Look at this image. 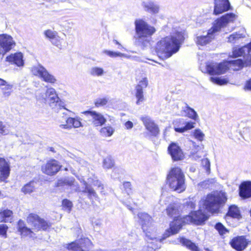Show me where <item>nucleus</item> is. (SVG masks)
<instances>
[{
  "label": "nucleus",
  "instance_id": "7",
  "mask_svg": "<svg viewBox=\"0 0 251 251\" xmlns=\"http://www.w3.org/2000/svg\"><path fill=\"white\" fill-rule=\"evenodd\" d=\"M30 72L32 75L47 83L54 84L57 81L55 77L49 73L47 69L41 65L32 66L30 68Z\"/></svg>",
  "mask_w": 251,
  "mask_h": 251
},
{
  "label": "nucleus",
  "instance_id": "4",
  "mask_svg": "<svg viewBox=\"0 0 251 251\" xmlns=\"http://www.w3.org/2000/svg\"><path fill=\"white\" fill-rule=\"evenodd\" d=\"M167 183L170 189L178 193L185 190V176L179 167H175L170 169L167 176Z\"/></svg>",
  "mask_w": 251,
  "mask_h": 251
},
{
  "label": "nucleus",
  "instance_id": "10",
  "mask_svg": "<svg viewBox=\"0 0 251 251\" xmlns=\"http://www.w3.org/2000/svg\"><path fill=\"white\" fill-rule=\"evenodd\" d=\"M146 129L149 132V134L145 133L146 137L151 136H157L159 133V129L158 126L154 123L153 120L148 116H143L140 118Z\"/></svg>",
  "mask_w": 251,
  "mask_h": 251
},
{
  "label": "nucleus",
  "instance_id": "45",
  "mask_svg": "<svg viewBox=\"0 0 251 251\" xmlns=\"http://www.w3.org/2000/svg\"><path fill=\"white\" fill-rule=\"evenodd\" d=\"M62 206L65 211L70 213L72 210L73 204L71 201L68 200H64L62 201Z\"/></svg>",
  "mask_w": 251,
  "mask_h": 251
},
{
  "label": "nucleus",
  "instance_id": "52",
  "mask_svg": "<svg viewBox=\"0 0 251 251\" xmlns=\"http://www.w3.org/2000/svg\"><path fill=\"white\" fill-rule=\"evenodd\" d=\"M8 229L7 225L4 224L0 225V234L5 238L6 237V232Z\"/></svg>",
  "mask_w": 251,
  "mask_h": 251
},
{
  "label": "nucleus",
  "instance_id": "32",
  "mask_svg": "<svg viewBox=\"0 0 251 251\" xmlns=\"http://www.w3.org/2000/svg\"><path fill=\"white\" fill-rule=\"evenodd\" d=\"M13 212L8 209H4L0 212V222H11Z\"/></svg>",
  "mask_w": 251,
  "mask_h": 251
},
{
  "label": "nucleus",
  "instance_id": "37",
  "mask_svg": "<svg viewBox=\"0 0 251 251\" xmlns=\"http://www.w3.org/2000/svg\"><path fill=\"white\" fill-rule=\"evenodd\" d=\"M90 74L94 76H101L104 74V71L102 68L94 67L91 69Z\"/></svg>",
  "mask_w": 251,
  "mask_h": 251
},
{
  "label": "nucleus",
  "instance_id": "41",
  "mask_svg": "<svg viewBox=\"0 0 251 251\" xmlns=\"http://www.w3.org/2000/svg\"><path fill=\"white\" fill-rule=\"evenodd\" d=\"M44 34L46 38L49 39L50 41L53 39H57L58 36H57V32L53 31L51 29H47L44 31Z\"/></svg>",
  "mask_w": 251,
  "mask_h": 251
},
{
  "label": "nucleus",
  "instance_id": "11",
  "mask_svg": "<svg viewBox=\"0 0 251 251\" xmlns=\"http://www.w3.org/2000/svg\"><path fill=\"white\" fill-rule=\"evenodd\" d=\"M241 56L244 57L246 66H251V42L248 45L241 48H233V57H237Z\"/></svg>",
  "mask_w": 251,
  "mask_h": 251
},
{
  "label": "nucleus",
  "instance_id": "40",
  "mask_svg": "<svg viewBox=\"0 0 251 251\" xmlns=\"http://www.w3.org/2000/svg\"><path fill=\"white\" fill-rule=\"evenodd\" d=\"M185 111L187 113L188 116L195 121L198 119V115L194 109L187 106Z\"/></svg>",
  "mask_w": 251,
  "mask_h": 251
},
{
  "label": "nucleus",
  "instance_id": "51",
  "mask_svg": "<svg viewBox=\"0 0 251 251\" xmlns=\"http://www.w3.org/2000/svg\"><path fill=\"white\" fill-rule=\"evenodd\" d=\"M173 197L171 196H165L162 195L161 198L160 202L162 204H167L173 200Z\"/></svg>",
  "mask_w": 251,
  "mask_h": 251
},
{
  "label": "nucleus",
  "instance_id": "36",
  "mask_svg": "<svg viewBox=\"0 0 251 251\" xmlns=\"http://www.w3.org/2000/svg\"><path fill=\"white\" fill-rule=\"evenodd\" d=\"M35 190L34 182L31 181L25 185L21 189V191L25 194H30Z\"/></svg>",
  "mask_w": 251,
  "mask_h": 251
},
{
  "label": "nucleus",
  "instance_id": "31",
  "mask_svg": "<svg viewBox=\"0 0 251 251\" xmlns=\"http://www.w3.org/2000/svg\"><path fill=\"white\" fill-rule=\"evenodd\" d=\"M245 37V30L244 29H241L238 32L233 33L229 35L227 38V42L233 44L236 43L238 42L240 39H242Z\"/></svg>",
  "mask_w": 251,
  "mask_h": 251
},
{
  "label": "nucleus",
  "instance_id": "18",
  "mask_svg": "<svg viewBox=\"0 0 251 251\" xmlns=\"http://www.w3.org/2000/svg\"><path fill=\"white\" fill-rule=\"evenodd\" d=\"M84 185H85V189L82 192L88 193V196L89 198H91L93 197H96L97 194L93 188H92L91 186H98L99 188L101 187V184L100 181L98 180L93 178H89L88 179L87 182L84 181Z\"/></svg>",
  "mask_w": 251,
  "mask_h": 251
},
{
  "label": "nucleus",
  "instance_id": "2",
  "mask_svg": "<svg viewBox=\"0 0 251 251\" xmlns=\"http://www.w3.org/2000/svg\"><path fill=\"white\" fill-rule=\"evenodd\" d=\"M184 39L183 33L181 32H176L162 38L156 46L158 57L166 59L172 56L178 51Z\"/></svg>",
  "mask_w": 251,
  "mask_h": 251
},
{
  "label": "nucleus",
  "instance_id": "25",
  "mask_svg": "<svg viewBox=\"0 0 251 251\" xmlns=\"http://www.w3.org/2000/svg\"><path fill=\"white\" fill-rule=\"evenodd\" d=\"M172 243L174 244H181L191 251H200L198 247L194 243L184 237H179L172 241Z\"/></svg>",
  "mask_w": 251,
  "mask_h": 251
},
{
  "label": "nucleus",
  "instance_id": "12",
  "mask_svg": "<svg viewBox=\"0 0 251 251\" xmlns=\"http://www.w3.org/2000/svg\"><path fill=\"white\" fill-rule=\"evenodd\" d=\"M38 99L44 102L48 103L50 106H53L59 100L55 90L52 87L47 88L45 93L40 94Z\"/></svg>",
  "mask_w": 251,
  "mask_h": 251
},
{
  "label": "nucleus",
  "instance_id": "42",
  "mask_svg": "<svg viewBox=\"0 0 251 251\" xmlns=\"http://www.w3.org/2000/svg\"><path fill=\"white\" fill-rule=\"evenodd\" d=\"M12 88V85L8 84L6 81L5 84L1 87L3 94L5 97H8L10 95Z\"/></svg>",
  "mask_w": 251,
  "mask_h": 251
},
{
  "label": "nucleus",
  "instance_id": "14",
  "mask_svg": "<svg viewBox=\"0 0 251 251\" xmlns=\"http://www.w3.org/2000/svg\"><path fill=\"white\" fill-rule=\"evenodd\" d=\"M91 245L90 240L87 238H81L75 242L67 245V248L73 251H88Z\"/></svg>",
  "mask_w": 251,
  "mask_h": 251
},
{
  "label": "nucleus",
  "instance_id": "62",
  "mask_svg": "<svg viewBox=\"0 0 251 251\" xmlns=\"http://www.w3.org/2000/svg\"><path fill=\"white\" fill-rule=\"evenodd\" d=\"M66 109V110H68V111L70 112V110H68V109Z\"/></svg>",
  "mask_w": 251,
  "mask_h": 251
},
{
  "label": "nucleus",
  "instance_id": "20",
  "mask_svg": "<svg viewBox=\"0 0 251 251\" xmlns=\"http://www.w3.org/2000/svg\"><path fill=\"white\" fill-rule=\"evenodd\" d=\"M82 119L78 116L69 117L66 120L65 124H61L59 127L62 129H69L72 128H79L83 126Z\"/></svg>",
  "mask_w": 251,
  "mask_h": 251
},
{
  "label": "nucleus",
  "instance_id": "6",
  "mask_svg": "<svg viewBox=\"0 0 251 251\" xmlns=\"http://www.w3.org/2000/svg\"><path fill=\"white\" fill-rule=\"evenodd\" d=\"M135 26L138 43L144 47L148 46L155 28L142 20H136Z\"/></svg>",
  "mask_w": 251,
  "mask_h": 251
},
{
  "label": "nucleus",
  "instance_id": "48",
  "mask_svg": "<svg viewBox=\"0 0 251 251\" xmlns=\"http://www.w3.org/2000/svg\"><path fill=\"white\" fill-rule=\"evenodd\" d=\"M201 164L204 168L206 172L209 174L210 172V163L208 159L204 158L201 160Z\"/></svg>",
  "mask_w": 251,
  "mask_h": 251
},
{
  "label": "nucleus",
  "instance_id": "33",
  "mask_svg": "<svg viewBox=\"0 0 251 251\" xmlns=\"http://www.w3.org/2000/svg\"><path fill=\"white\" fill-rule=\"evenodd\" d=\"M241 217L240 211L237 206L233 205L229 207L228 212L226 215V218L228 217H232L234 218L239 219Z\"/></svg>",
  "mask_w": 251,
  "mask_h": 251
},
{
  "label": "nucleus",
  "instance_id": "17",
  "mask_svg": "<svg viewBox=\"0 0 251 251\" xmlns=\"http://www.w3.org/2000/svg\"><path fill=\"white\" fill-rule=\"evenodd\" d=\"M175 130L176 132L183 133L187 130L192 129L196 124L194 122H184L183 119H179L174 122Z\"/></svg>",
  "mask_w": 251,
  "mask_h": 251
},
{
  "label": "nucleus",
  "instance_id": "24",
  "mask_svg": "<svg viewBox=\"0 0 251 251\" xmlns=\"http://www.w3.org/2000/svg\"><path fill=\"white\" fill-rule=\"evenodd\" d=\"M5 60L9 63L15 64L19 67H23L24 65L23 55L21 52H16L11 54L6 57Z\"/></svg>",
  "mask_w": 251,
  "mask_h": 251
},
{
  "label": "nucleus",
  "instance_id": "64",
  "mask_svg": "<svg viewBox=\"0 0 251 251\" xmlns=\"http://www.w3.org/2000/svg\"><path fill=\"white\" fill-rule=\"evenodd\" d=\"M250 213H251V210H250Z\"/></svg>",
  "mask_w": 251,
  "mask_h": 251
},
{
  "label": "nucleus",
  "instance_id": "55",
  "mask_svg": "<svg viewBox=\"0 0 251 251\" xmlns=\"http://www.w3.org/2000/svg\"><path fill=\"white\" fill-rule=\"evenodd\" d=\"M245 89L251 90V79L247 81L245 86Z\"/></svg>",
  "mask_w": 251,
  "mask_h": 251
},
{
  "label": "nucleus",
  "instance_id": "1",
  "mask_svg": "<svg viewBox=\"0 0 251 251\" xmlns=\"http://www.w3.org/2000/svg\"><path fill=\"white\" fill-rule=\"evenodd\" d=\"M138 216L140 219L142 229L144 232H145L146 240L149 243L148 247L154 251L160 248L162 241L164 238L169 237L171 235L177 233L182 227L180 221L177 219L175 222L170 224L169 229L166 230L164 233L165 237L162 239H157L155 237V232L151 233L150 232V230H152V229L151 217L145 213H140Z\"/></svg>",
  "mask_w": 251,
  "mask_h": 251
},
{
  "label": "nucleus",
  "instance_id": "49",
  "mask_svg": "<svg viewBox=\"0 0 251 251\" xmlns=\"http://www.w3.org/2000/svg\"><path fill=\"white\" fill-rule=\"evenodd\" d=\"M113 162L110 157H106L104 159L103 165L104 168H110L113 167Z\"/></svg>",
  "mask_w": 251,
  "mask_h": 251
},
{
  "label": "nucleus",
  "instance_id": "56",
  "mask_svg": "<svg viewBox=\"0 0 251 251\" xmlns=\"http://www.w3.org/2000/svg\"><path fill=\"white\" fill-rule=\"evenodd\" d=\"M129 190V192H128V194L130 195L132 194V186L130 182H126V190Z\"/></svg>",
  "mask_w": 251,
  "mask_h": 251
},
{
  "label": "nucleus",
  "instance_id": "61",
  "mask_svg": "<svg viewBox=\"0 0 251 251\" xmlns=\"http://www.w3.org/2000/svg\"><path fill=\"white\" fill-rule=\"evenodd\" d=\"M6 81L0 78V86L2 87L5 84Z\"/></svg>",
  "mask_w": 251,
  "mask_h": 251
},
{
  "label": "nucleus",
  "instance_id": "13",
  "mask_svg": "<svg viewBox=\"0 0 251 251\" xmlns=\"http://www.w3.org/2000/svg\"><path fill=\"white\" fill-rule=\"evenodd\" d=\"M61 167V165L57 161L54 159H51L42 166L41 170L44 174L52 176L55 175L59 172Z\"/></svg>",
  "mask_w": 251,
  "mask_h": 251
},
{
  "label": "nucleus",
  "instance_id": "9",
  "mask_svg": "<svg viewBox=\"0 0 251 251\" xmlns=\"http://www.w3.org/2000/svg\"><path fill=\"white\" fill-rule=\"evenodd\" d=\"M26 220L28 225L32 226V229L35 231L41 229L46 230L50 226V223L35 214H29Z\"/></svg>",
  "mask_w": 251,
  "mask_h": 251
},
{
  "label": "nucleus",
  "instance_id": "44",
  "mask_svg": "<svg viewBox=\"0 0 251 251\" xmlns=\"http://www.w3.org/2000/svg\"><path fill=\"white\" fill-rule=\"evenodd\" d=\"M210 80L214 83L219 85H224L227 83V80L225 78H222L218 77L211 76L210 78Z\"/></svg>",
  "mask_w": 251,
  "mask_h": 251
},
{
  "label": "nucleus",
  "instance_id": "27",
  "mask_svg": "<svg viewBox=\"0 0 251 251\" xmlns=\"http://www.w3.org/2000/svg\"><path fill=\"white\" fill-rule=\"evenodd\" d=\"M10 169L9 165L5 159L0 158V179L4 181L9 176Z\"/></svg>",
  "mask_w": 251,
  "mask_h": 251
},
{
  "label": "nucleus",
  "instance_id": "8",
  "mask_svg": "<svg viewBox=\"0 0 251 251\" xmlns=\"http://www.w3.org/2000/svg\"><path fill=\"white\" fill-rule=\"evenodd\" d=\"M229 63L224 61L220 63H207L204 72L210 75H221L225 73L229 68Z\"/></svg>",
  "mask_w": 251,
  "mask_h": 251
},
{
  "label": "nucleus",
  "instance_id": "53",
  "mask_svg": "<svg viewBox=\"0 0 251 251\" xmlns=\"http://www.w3.org/2000/svg\"><path fill=\"white\" fill-rule=\"evenodd\" d=\"M186 205L188 208H190L191 209H193L195 208L196 203L195 201H194L192 200H189L186 202Z\"/></svg>",
  "mask_w": 251,
  "mask_h": 251
},
{
  "label": "nucleus",
  "instance_id": "29",
  "mask_svg": "<svg viewBox=\"0 0 251 251\" xmlns=\"http://www.w3.org/2000/svg\"><path fill=\"white\" fill-rule=\"evenodd\" d=\"M142 6L146 11L151 14L158 13L159 10V6L155 3L151 1L143 2L142 3Z\"/></svg>",
  "mask_w": 251,
  "mask_h": 251
},
{
  "label": "nucleus",
  "instance_id": "34",
  "mask_svg": "<svg viewBox=\"0 0 251 251\" xmlns=\"http://www.w3.org/2000/svg\"><path fill=\"white\" fill-rule=\"evenodd\" d=\"M227 61L230 64L229 68H231L234 71L239 70V69H241L244 65H246L245 62H243V61L240 59Z\"/></svg>",
  "mask_w": 251,
  "mask_h": 251
},
{
  "label": "nucleus",
  "instance_id": "58",
  "mask_svg": "<svg viewBox=\"0 0 251 251\" xmlns=\"http://www.w3.org/2000/svg\"><path fill=\"white\" fill-rule=\"evenodd\" d=\"M77 161L79 162L81 165L83 166L86 164V162L83 159L78 158H77Z\"/></svg>",
  "mask_w": 251,
  "mask_h": 251
},
{
  "label": "nucleus",
  "instance_id": "35",
  "mask_svg": "<svg viewBox=\"0 0 251 251\" xmlns=\"http://www.w3.org/2000/svg\"><path fill=\"white\" fill-rule=\"evenodd\" d=\"M75 179L73 178H64L58 180L55 186L56 187L71 186L74 184Z\"/></svg>",
  "mask_w": 251,
  "mask_h": 251
},
{
  "label": "nucleus",
  "instance_id": "23",
  "mask_svg": "<svg viewBox=\"0 0 251 251\" xmlns=\"http://www.w3.org/2000/svg\"><path fill=\"white\" fill-rule=\"evenodd\" d=\"M248 242L244 236L234 238L230 242L231 247L238 251H242L246 249Z\"/></svg>",
  "mask_w": 251,
  "mask_h": 251
},
{
  "label": "nucleus",
  "instance_id": "47",
  "mask_svg": "<svg viewBox=\"0 0 251 251\" xmlns=\"http://www.w3.org/2000/svg\"><path fill=\"white\" fill-rule=\"evenodd\" d=\"M215 228L219 231L220 235H223L228 232V230L221 223L217 224Z\"/></svg>",
  "mask_w": 251,
  "mask_h": 251
},
{
  "label": "nucleus",
  "instance_id": "21",
  "mask_svg": "<svg viewBox=\"0 0 251 251\" xmlns=\"http://www.w3.org/2000/svg\"><path fill=\"white\" fill-rule=\"evenodd\" d=\"M168 151L172 159L174 161L180 160L184 158V154L181 149L176 143L171 144L168 148Z\"/></svg>",
  "mask_w": 251,
  "mask_h": 251
},
{
  "label": "nucleus",
  "instance_id": "63",
  "mask_svg": "<svg viewBox=\"0 0 251 251\" xmlns=\"http://www.w3.org/2000/svg\"><path fill=\"white\" fill-rule=\"evenodd\" d=\"M66 109V110H68V111L70 112V110H68V109Z\"/></svg>",
  "mask_w": 251,
  "mask_h": 251
},
{
  "label": "nucleus",
  "instance_id": "16",
  "mask_svg": "<svg viewBox=\"0 0 251 251\" xmlns=\"http://www.w3.org/2000/svg\"><path fill=\"white\" fill-rule=\"evenodd\" d=\"M83 114L91 118L92 124L95 126H101L106 122V119L103 115L96 111H86L83 112Z\"/></svg>",
  "mask_w": 251,
  "mask_h": 251
},
{
  "label": "nucleus",
  "instance_id": "60",
  "mask_svg": "<svg viewBox=\"0 0 251 251\" xmlns=\"http://www.w3.org/2000/svg\"><path fill=\"white\" fill-rule=\"evenodd\" d=\"M113 42L116 44V45H118V49L122 50L124 49L123 46H122L117 40H114Z\"/></svg>",
  "mask_w": 251,
  "mask_h": 251
},
{
  "label": "nucleus",
  "instance_id": "3",
  "mask_svg": "<svg viewBox=\"0 0 251 251\" xmlns=\"http://www.w3.org/2000/svg\"><path fill=\"white\" fill-rule=\"evenodd\" d=\"M235 19V15L233 13L226 14L221 18L215 21L213 27L206 32H203V34L197 36L196 39L197 44L201 46H204L209 43L214 38V34L219 31L220 29Z\"/></svg>",
  "mask_w": 251,
  "mask_h": 251
},
{
  "label": "nucleus",
  "instance_id": "15",
  "mask_svg": "<svg viewBox=\"0 0 251 251\" xmlns=\"http://www.w3.org/2000/svg\"><path fill=\"white\" fill-rule=\"evenodd\" d=\"M205 214L202 212V210L192 212L190 215L184 218V222L187 223H193L197 225L201 224L206 220Z\"/></svg>",
  "mask_w": 251,
  "mask_h": 251
},
{
  "label": "nucleus",
  "instance_id": "28",
  "mask_svg": "<svg viewBox=\"0 0 251 251\" xmlns=\"http://www.w3.org/2000/svg\"><path fill=\"white\" fill-rule=\"evenodd\" d=\"M239 195L244 199L251 197V182H245L242 183L240 186Z\"/></svg>",
  "mask_w": 251,
  "mask_h": 251
},
{
  "label": "nucleus",
  "instance_id": "54",
  "mask_svg": "<svg viewBox=\"0 0 251 251\" xmlns=\"http://www.w3.org/2000/svg\"><path fill=\"white\" fill-rule=\"evenodd\" d=\"M92 224L94 226H100L101 225V222L100 220L93 218L91 220Z\"/></svg>",
  "mask_w": 251,
  "mask_h": 251
},
{
  "label": "nucleus",
  "instance_id": "39",
  "mask_svg": "<svg viewBox=\"0 0 251 251\" xmlns=\"http://www.w3.org/2000/svg\"><path fill=\"white\" fill-rule=\"evenodd\" d=\"M114 132L113 128L110 126H107L102 128L100 133L102 136L109 137L111 136Z\"/></svg>",
  "mask_w": 251,
  "mask_h": 251
},
{
  "label": "nucleus",
  "instance_id": "46",
  "mask_svg": "<svg viewBox=\"0 0 251 251\" xmlns=\"http://www.w3.org/2000/svg\"><path fill=\"white\" fill-rule=\"evenodd\" d=\"M194 136L198 140L202 141L203 140L205 135L201 129H197L194 132Z\"/></svg>",
  "mask_w": 251,
  "mask_h": 251
},
{
  "label": "nucleus",
  "instance_id": "43",
  "mask_svg": "<svg viewBox=\"0 0 251 251\" xmlns=\"http://www.w3.org/2000/svg\"><path fill=\"white\" fill-rule=\"evenodd\" d=\"M109 101V98L105 97L99 98L96 100L95 104L96 107H100L105 105Z\"/></svg>",
  "mask_w": 251,
  "mask_h": 251
},
{
  "label": "nucleus",
  "instance_id": "30",
  "mask_svg": "<svg viewBox=\"0 0 251 251\" xmlns=\"http://www.w3.org/2000/svg\"><path fill=\"white\" fill-rule=\"evenodd\" d=\"M166 213L167 215L174 218H178L179 216L180 211L178 205L174 203L170 204L166 208Z\"/></svg>",
  "mask_w": 251,
  "mask_h": 251
},
{
  "label": "nucleus",
  "instance_id": "50",
  "mask_svg": "<svg viewBox=\"0 0 251 251\" xmlns=\"http://www.w3.org/2000/svg\"><path fill=\"white\" fill-rule=\"evenodd\" d=\"M9 130L8 127L4 125L1 122H0V134L7 135L9 134Z\"/></svg>",
  "mask_w": 251,
  "mask_h": 251
},
{
  "label": "nucleus",
  "instance_id": "57",
  "mask_svg": "<svg viewBox=\"0 0 251 251\" xmlns=\"http://www.w3.org/2000/svg\"><path fill=\"white\" fill-rule=\"evenodd\" d=\"M133 124L130 121L126 122V129H131L133 127Z\"/></svg>",
  "mask_w": 251,
  "mask_h": 251
},
{
  "label": "nucleus",
  "instance_id": "26",
  "mask_svg": "<svg viewBox=\"0 0 251 251\" xmlns=\"http://www.w3.org/2000/svg\"><path fill=\"white\" fill-rule=\"evenodd\" d=\"M17 228L22 237L32 238L35 235L34 232L30 228L26 227L24 222L22 220L19 221Z\"/></svg>",
  "mask_w": 251,
  "mask_h": 251
},
{
  "label": "nucleus",
  "instance_id": "5",
  "mask_svg": "<svg viewBox=\"0 0 251 251\" xmlns=\"http://www.w3.org/2000/svg\"><path fill=\"white\" fill-rule=\"evenodd\" d=\"M227 201L226 193L223 191L214 192L207 196L202 203L204 208L211 213L217 212L220 208L223 206Z\"/></svg>",
  "mask_w": 251,
  "mask_h": 251
},
{
  "label": "nucleus",
  "instance_id": "22",
  "mask_svg": "<svg viewBox=\"0 0 251 251\" xmlns=\"http://www.w3.org/2000/svg\"><path fill=\"white\" fill-rule=\"evenodd\" d=\"M148 85V80L146 78L141 80L136 87L135 97L137 99L136 102L138 105L140 104L144 100L143 89L146 88Z\"/></svg>",
  "mask_w": 251,
  "mask_h": 251
},
{
  "label": "nucleus",
  "instance_id": "19",
  "mask_svg": "<svg viewBox=\"0 0 251 251\" xmlns=\"http://www.w3.org/2000/svg\"><path fill=\"white\" fill-rule=\"evenodd\" d=\"M214 14L219 15L230 8V4L228 0H214Z\"/></svg>",
  "mask_w": 251,
  "mask_h": 251
},
{
  "label": "nucleus",
  "instance_id": "59",
  "mask_svg": "<svg viewBox=\"0 0 251 251\" xmlns=\"http://www.w3.org/2000/svg\"><path fill=\"white\" fill-rule=\"evenodd\" d=\"M192 156H193V157L194 158H195V159H199L201 157V155H200V152H197L196 153H193Z\"/></svg>",
  "mask_w": 251,
  "mask_h": 251
},
{
  "label": "nucleus",
  "instance_id": "38",
  "mask_svg": "<svg viewBox=\"0 0 251 251\" xmlns=\"http://www.w3.org/2000/svg\"><path fill=\"white\" fill-rule=\"evenodd\" d=\"M103 52L106 55L112 58L125 57V53L124 52H122L120 51H115L112 50H105L103 51Z\"/></svg>",
  "mask_w": 251,
  "mask_h": 251
}]
</instances>
